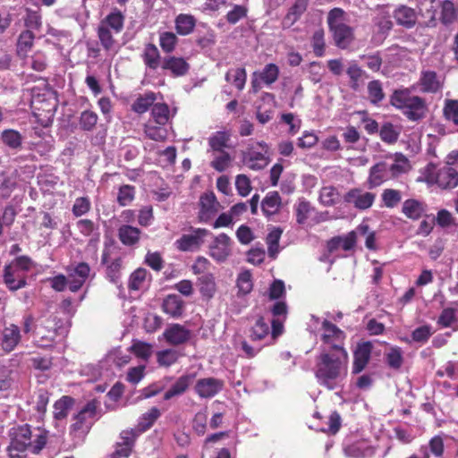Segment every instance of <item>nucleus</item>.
<instances>
[{
	"instance_id": "f257e3e1",
	"label": "nucleus",
	"mask_w": 458,
	"mask_h": 458,
	"mask_svg": "<svg viewBox=\"0 0 458 458\" xmlns=\"http://www.w3.org/2000/svg\"><path fill=\"white\" fill-rule=\"evenodd\" d=\"M348 372V353L320 352L316 360L315 376L328 390L343 387Z\"/></svg>"
},
{
	"instance_id": "f03ea898",
	"label": "nucleus",
	"mask_w": 458,
	"mask_h": 458,
	"mask_svg": "<svg viewBox=\"0 0 458 458\" xmlns=\"http://www.w3.org/2000/svg\"><path fill=\"white\" fill-rule=\"evenodd\" d=\"M308 328L319 340L320 352H347L344 332L327 319L311 315Z\"/></svg>"
},
{
	"instance_id": "7ed1b4c3",
	"label": "nucleus",
	"mask_w": 458,
	"mask_h": 458,
	"mask_svg": "<svg viewBox=\"0 0 458 458\" xmlns=\"http://www.w3.org/2000/svg\"><path fill=\"white\" fill-rule=\"evenodd\" d=\"M9 437L11 456L14 455V451L30 450L33 454H38L47 443V432L40 428L31 430L29 425L24 424L13 427L9 431Z\"/></svg>"
},
{
	"instance_id": "20e7f679",
	"label": "nucleus",
	"mask_w": 458,
	"mask_h": 458,
	"mask_svg": "<svg viewBox=\"0 0 458 458\" xmlns=\"http://www.w3.org/2000/svg\"><path fill=\"white\" fill-rule=\"evenodd\" d=\"M390 102L395 108L401 110L410 121L423 119L428 112L426 102L423 98L411 94L407 89L395 90L391 96Z\"/></svg>"
},
{
	"instance_id": "39448f33",
	"label": "nucleus",
	"mask_w": 458,
	"mask_h": 458,
	"mask_svg": "<svg viewBox=\"0 0 458 458\" xmlns=\"http://www.w3.org/2000/svg\"><path fill=\"white\" fill-rule=\"evenodd\" d=\"M417 181L427 183L428 187L437 186L441 190H452L458 186V172L448 165L439 167L430 163L420 171Z\"/></svg>"
},
{
	"instance_id": "423d86ee",
	"label": "nucleus",
	"mask_w": 458,
	"mask_h": 458,
	"mask_svg": "<svg viewBox=\"0 0 458 458\" xmlns=\"http://www.w3.org/2000/svg\"><path fill=\"white\" fill-rule=\"evenodd\" d=\"M347 13L341 8L332 9L327 15V24L335 45L347 48L354 39L353 29L348 24Z\"/></svg>"
},
{
	"instance_id": "0eeeda50",
	"label": "nucleus",
	"mask_w": 458,
	"mask_h": 458,
	"mask_svg": "<svg viewBox=\"0 0 458 458\" xmlns=\"http://www.w3.org/2000/svg\"><path fill=\"white\" fill-rule=\"evenodd\" d=\"M124 16L118 11L114 10L103 19L98 29V35L102 47L107 51H115V40L114 34H118L123 28Z\"/></svg>"
},
{
	"instance_id": "6e6552de",
	"label": "nucleus",
	"mask_w": 458,
	"mask_h": 458,
	"mask_svg": "<svg viewBox=\"0 0 458 458\" xmlns=\"http://www.w3.org/2000/svg\"><path fill=\"white\" fill-rule=\"evenodd\" d=\"M268 146L264 141L256 142L243 152V164L252 170H261L269 163Z\"/></svg>"
},
{
	"instance_id": "1a4fd4ad",
	"label": "nucleus",
	"mask_w": 458,
	"mask_h": 458,
	"mask_svg": "<svg viewBox=\"0 0 458 458\" xmlns=\"http://www.w3.org/2000/svg\"><path fill=\"white\" fill-rule=\"evenodd\" d=\"M59 320L55 317H50L42 319L38 325H37L35 335L36 342L38 346L48 347L51 346L55 341L58 331L61 327L58 325Z\"/></svg>"
},
{
	"instance_id": "9d476101",
	"label": "nucleus",
	"mask_w": 458,
	"mask_h": 458,
	"mask_svg": "<svg viewBox=\"0 0 458 458\" xmlns=\"http://www.w3.org/2000/svg\"><path fill=\"white\" fill-rule=\"evenodd\" d=\"M99 403L96 400L89 402L77 414L75 422L72 425V431L79 435H85L97 417Z\"/></svg>"
},
{
	"instance_id": "9b49d317",
	"label": "nucleus",
	"mask_w": 458,
	"mask_h": 458,
	"mask_svg": "<svg viewBox=\"0 0 458 458\" xmlns=\"http://www.w3.org/2000/svg\"><path fill=\"white\" fill-rule=\"evenodd\" d=\"M211 233L204 228H196L191 230L190 233L182 235L175 241L174 244L179 250L195 251L198 250L205 242V240Z\"/></svg>"
},
{
	"instance_id": "f8f14e48",
	"label": "nucleus",
	"mask_w": 458,
	"mask_h": 458,
	"mask_svg": "<svg viewBox=\"0 0 458 458\" xmlns=\"http://www.w3.org/2000/svg\"><path fill=\"white\" fill-rule=\"evenodd\" d=\"M231 238L225 233H220L214 237L209 244V256L218 263L225 262L232 254Z\"/></svg>"
},
{
	"instance_id": "ddd939ff",
	"label": "nucleus",
	"mask_w": 458,
	"mask_h": 458,
	"mask_svg": "<svg viewBox=\"0 0 458 458\" xmlns=\"http://www.w3.org/2000/svg\"><path fill=\"white\" fill-rule=\"evenodd\" d=\"M373 21L375 28L373 40L381 43L393 25L389 10L386 7L377 8Z\"/></svg>"
},
{
	"instance_id": "4468645a",
	"label": "nucleus",
	"mask_w": 458,
	"mask_h": 458,
	"mask_svg": "<svg viewBox=\"0 0 458 458\" xmlns=\"http://www.w3.org/2000/svg\"><path fill=\"white\" fill-rule=\"evenodd\" d=\"M375 199L376 195L374 193L366 191L360 188L351 189L344 196V202L360 210L369 208L373 205Z\"/></svg>"
},
{
	"instance_id": "2eb2a0df",
	"label": "nucleus",
	"mask_w": 458,
	"mask_h": 458,
	"mask_svg": "<svg viewBox=\"0 0 458 458\" xmlns=\"http://www.w3.org/2000/svg\"><path fill=\"white\" fill-rule=\"evenodd\" d=\"M90 268L87 263H79L68 269V287L72 292H77L86 282Z\"/></svg>"
},
{
	"instance_id": "dca6fc26",
	"label": "nucleus",
	"mask_w": 458,
	"mask_h": 458,
	"mask_svg": "<svg viewBox=\"0 0 458 458\" xmlns=\"http://www.w3.org/2000/svg\"><path fill=\"white\" fill-rule=\"evenodd\" d=\"M218 210L219 203L214 193H205L200 197L199 218L201 222L209 221Z\"/></svg>"
},
{
	"instance_id": "f3484780",
	"label": "nucleus",
	"mask_w": 458,
	"mask_h": 458,
	"mask_svg": "<svg viewBox=\"0 0 458 458\" xmlns=\"http://www.w3.org/2000/svg\"><path fill=\"white\" fill-rule=\"evenodd\" d=\"M224 383L214 377H207L198 380L195 391L201 398H211L222 390Z\"/></svg>"
},
{
	"instance_id": "a211bd4d",
	"label": "nucleus",
	"mask_w": 458,
	"mask_h": 458,
	"mask_svg": "<svg viewBox=\"0 0 458 458\" xmlns=\"http://www.w3.org/2000/svg\"><path fill=\"white\" fill-rule=\"evenodd\" d=\"M272 314L275 318L272 320L271 339L275 340L283 334L284 320L287 315V306L284 301H277L271 309Z\"/></svg>"
},
{
	"instance_id": "6ab92c4d",
	"label": "nucleus",
	"mask_w": 458,
	"mask_h": 458,
	"mask_svg": "<svg viewBox=\"0 0 458 458\" xmlns=\"http://www.w3.org/2000/svg\"><path fill=\"white\" fill-rule=\"evenodd\" d=\"M163 335L168 344L179 345L190 339L191 331L180 324H173L165 330Z\"/></svg>"
},
{
	"instance_id": "aec40b11",
	"label": "nucleus",
	"mask_w": 458,
	"mask_h": 458,
	"mask_svg": "<svg viewBox=\"0 0 458 458\" xmlns=\"http://www.w3.org/2000/svg\"><path fill=\"white\" fill-rule=\"evenodd\" d=\"M372 350V344L369 342L359 344L353 354L352 372L358 374L367 366Z\"/></svg>"
},
{
	"instance_id": "412c9836",
	"label": "nucleus",
	"mask_w": 458,
	"mask_h": 458,
	"mask_svg": "<svg viewBox=\"0 0 458 458\" xmlns=\"http://www.w3.org/2000/svg\"><path fill=\"white\" fill-rule=\"evenodd\" d=\"M278 74L279 69L276 64H267L260 73H253V78L251 81L253 90L257 92L260 89V81H263L266 84H272L277 80Z\"/></svg>"
},
{
	"instance_id": "4be33fe9",
	"label": "nucleus",
	"mask_w": 458,
	"mask_h": 458,
	"mask_svg": "<svg viewBox=\"0 0 458 458\" xmlns=\"http://www.w3.org/2000/svg\"><path fill=\"white\" fill-rule=\"evenodd\" d=\"M4 281L11 291L19 290L26 285L25 275L10 264L4 267Z\"/></svg>"
},
{
	"instance_id": "5701e85b",
	"label": "nucleus",
	"mask_w": 458,
	"mask_h": 458,
	"mask_svg": "<svg viewBox=\"0 0 458 458\" xmlns=\"http://www.w3.org/2000/svg\"><path fill=\"white\" fill-rule=\"evenodd\" d=\"M420 90L427 93H436L443 86L442 80L433 71H423L418 82Z\"/></svg>"
},
{
	"instance_id": "b1692460",
	"label": "nucleus",
	"mask_w": 458,
	"mask_h": 458,
	"mask_svg": "<svg viewBox=\"0 0 458 458\" xmlns=\"http://www.w3.org/2000/svg\"><path fill=\"white\" fill-rule=\"evenodd\" d=\"M151 276L145 268H137L129 277L128 288L131 292L143 291L148 288Z\"/></svg>"
},
{
	"instance_id": "393cba45",
	"label": "nucleus",
	"mask_w": 458,
	"mask_h": 458,
	"mask_svg": "<svg viewBox=\"0 0 458 458\" xmlns=\"http://www.w3.org/2000/svg\"><path fill=\"white\" fill-rule=\"evenodd\" d=\"M390 177L391 176L387 169V162L384 161L378 163L370 168L368 179L369 187L370 189L377 187Z\"/></svg>"
},
{
	"instance_id": "a878e982",
	"label": "nucleus",
	"mask_w": 458,
	"mask_h": 458,
	"mask_svg": "<svg viewBox=\"0 0 458 458\" xmlns=\"http://www.w3.org/2000/svg\"><path fill=\"white\" fill-rule=\"evenodd\" d=\"M21 340L20 329L15 325L5 327L3 331L1 346L6 352H12Z\"/></svg>"
},
{
	"instance_id": "bb28decb",
	"label": "nucleus",
	"mask_w": 458,
	"mask_h": 458,
	"mask_svg": "<svg viewBox=\"0 0 458 458\" xmlns=\"http://www.w3.org/2000/svg\"><path fill=\"white\" fill-rule=\"evenodd\" d=\"M163 310L173 318H179L184 310V302L176 294L168 295L163 301Z\"/></svg>"
},
{
	"instance_id": "cd10ccee",
	"label": "nucleus",
	"mask_w": 458,
	"mask_h": 458,
	"mask_svg": "<svg viewBox=\"0 0 458 458\" xmlns=\"http://www.w3.org/2000/svg\"><path fill=\"white\" fill-rule=\"evenodd\" d=\"M387 169L390 176H398L401 174L407 172L410 168L408 159L402 154H395L394 156L387 158Z\"/></svg>"
},
{
	"instance_id": "c85d7f7f",
	"label": "nucleus",
	"mask_w": 458,
	"mask_h": 458,
	"mask_svg": "<svg viewBox=\"0 0 458 458\" xmlns=\"http://www.w3.org/2000/svg\"><path fill=\"white\" fill-rule=\"evenodd\" d=\"M194 375L187 374L180 377L167 390L164 395L165 400H169L174 396L182 394L193 382Z\"/></svg>"
},
{
	"instance_id": "c756f323",
	"label": "nucleus",
	"mask_w": 458,
	"mask_h": 458,
	"mask_svg": "<svg viewBox=\"0 0 458 458\" xmlns=\"http://www.w3.org/2000/svg\"><path fill=\"white\" fill-rule=\"evenodd\" d=\"M162 68L170 71L174 76H182L188 72L189 64L182 57L171 56L163 61Z\"/></svg>"
},
{
	"instance_id": "7c9ffc66",
	"label": "nucleus",
	"mask_w": 458,
	"mask_h": 458,
	"mask_svg": "<svg viewBox=\"0 0 458 458\" xmlns=\"http://www.w3.org/2000/svg\"><path fill=\"white\" fill-rule=\"evenodd\" d=\"M440 21L447 25L454 23L458 19V5L450 0L440 1Z\"/></svg>"
},
{
	"instance_id": "2f4dec72",
	"label": "nucleus",
	"mask_w": 458,
	"mask_h": 458,
	"mask_svg": "<svg viewBox=\"0 0 458 458\" xmlns=\"http://www.w3.org/2000/svg\"><path fill=\"white\" fill-rule=\"evenodd\" d=\"M357 235H359V233L356 229L355 231H352L343 237H336L332 239L328 242L329 250L332 251L338 247L343 248L344 250H352L356 243Z\"/></svg>"
},
{
	"instance_id": "473e14b6",
	"label": "nucleus",
	"mask_w": 458,
	"mask_h": 458,
	"mask_svg": "<svg viewBox=\"0 0 458 458\" xmlns=\"http://www.w3.org/2000/svg\"><path fill=\"white\" fill-rule=\"evenodd\" d=\"M340 198L339 191L332 185L324 186L319 191L318 200L325 207L337 204L340 201Z\"/></svg>"
},
{
	"instance_id": "72a5a7b5",
	"label": "nucleus",
	"mask_w": 458,
	"mask_h": 458,
	"mask_svg": "<svg viewBox=\"0 0 458 458\" xmlns=\"http://www.w3.org/2000/svg\"><path fill=\"white\" fill-rule=\"evenodd\" d=\"M281 206V198L278 192L272 191L266 195L262 200L261 208L263 213L267 216H270L277 213Z\"/></svg>"
},
{
	"instance_id": "f704fd0d",
	"label": "nucleus",
	"mask_w": 458,
	"mask_h": 458,
	"mask_svg": "<svg viewBox=\"0 0 458 458\" xmlns=\"http://www.w3.org/2000/svg\"><path fill=\"white\" fill-rule=\"evenodd\" d=\"M231 134L227 131H218L214 132L208 139V144L214 152L225 151L229 147Z\"/></svg>"
},
{
	"instance_id": "c9c22d12",
	"label": "nucleus",
	"mask_w": 458,
	"mask_h": 458,
	"mask_svg": "<svg viewBox=\"0 0 458 458\" xmlns=\"http://www.w3.org/2000/svg\"><path fill=\"white\" fill-rule=\"evenodd\" d=\"M309 0H296L295 4L290 8L289 12L283 20L284 27H291L305 12Z\"/></svg>"
},
{
	"instance_id": "e433bc0d",
	"label": "nucleus",
	"mask_w": 458,
	"mask_h": 458,
	"mask_svg": "<svg viewBox=\"0 0 458 458\" xmlns=\"http://www.w3.org/2000/svg\"><path fill=\"white\" fill-rule=\"evenodd\" d=\"M140 230L131 225H122L118 230L120 241L124 245H133L137 243L140 237Z\"/></svg>"
},
{
	"instance_id": "4c0bfd02",
	"label": "nucleus",
	"mask_w": 458,
	"mask_h": 458,
	"mask_svg": "<svg viewBox=\"0 0 458 458\" xmlns=\"http://www.w3.org/2000/svg\"><path fill=\"white\" fill-rule=\"evenodd\" d=\"M199 292L204 298L211 299L216 293V286L213 275L205 274L198 278Z\"/></svg>"
},
{
	"instance_id": "58836bf2",
	"label": "nucleus",
	"mask_w": 458,
	"mask_h": 458,
	"mask_svg": "<svg viewBox=\"0 0 458 458\" xmlns=\"http://www.w3.org/2000/svg\"><path fill=\"white\" fill-rule=\"evenodd\" d=\"M424 212V204L419 200L406 199L403 204V213L410 219L417 220Z\"/></svg>"
},
{
	"instance_id": "ea45409f",
	"label": "nucleus",
	"mask_w": 458,
	"mask_h": 458,
	"mask_svg": "<svg viewBox=\"0 0 458 458\" xmlns=\"http://www.w3.org/2000/svg\"><path fill=\"white\" fill-rule=\"evenodd\" d=\"M394 18L398 24L410 28L416 22V13L412 8L403 5L395 10Z\"/></svg>"
},
{
	"instance_id": "a19ab883",
	"label": "nucleus",
	"mask_w": 458,
	"mask_h": 458,
	"mask_svg": "<svg viewBox=\"0 0 458 458\" xmlns=\"http://www.w3.org/2000/svg\"><path fill=\"white\" fill-rule=\"evenodd\" d=\"M142 57L144 64L149 69L156 70L160 64L159 51L153 44H148L145 47Z\"/></svg>"
},
{
	"instance_id": "79ce46f5",
	"label": "nucleus",
	"mask_w": 458,
	"mask_h": 458,
	"mask_svg": "<svg viewBox=\"0 0 458 458\" xmlns=\"http://www.w3.org/2000/svg\"><path fill=\"white\" fill-rule=\"evenodd\" d=\"M151 114L155 123L159 125H165L171 116L174 115V114H171L169 106L164 103L154 104L151 109Z\"/></svg>"
},
{
	"instance_id": "37998d69",
	"label": "nucleus",
	"mask_w": 458,
	"mask_h": 458,
	"mask_svg": "<svg viewBox=\"0 0 458 458\" xmlns=\"http://www.w3.org/2000/svg\"><path fill=\"white\" fill-rule=\"evenodd\" d=\"M269 333L270 327L268 322L265 321L263 318H259L250 329V338L252 341L263 340L269 335Z\"/></svg>"
},
{
	"instance_id": "c03bdc74",
	"label": "nucleus",
	"mask_w": 458,
	"mask_h": 458,
	"mask_svg": "<svg viewBox=\"0 0 458 458\" xmlns=\"http://www.w3.org/2000/svg\"><path fill=\"white\" fill-rule=\"evenodd\" d=\"M439 0H417V7L420 13L429 20L436 18L437 10L439 8Z\"/></svg>"
},
{
	"instance_id": "a18cd8bd",
	"label": "nucleus",
	"mask_w": 458,
	"mask_h": 458,
	"mask_svg": "<svg viewBox=\"0 0 458 458\" xmlns=\"http://www.w3.org/2000/svg\"><path fill=\"white\" fill-rule=\"evenodd\" d=\"M16 186V176L13 172L0 174V195L3 198L10 196Z\"/></svg>"
},
{
	"instance_id": "49530a36",
	"label": "nucleus",
	"mask_w": 458,
	"mask_h": 458,
	"mask_svg": "<svg viewBox=\"0 0 458 458\" xmlns=\"http://www.w3.org/2000/svg\"><path fill=\"white\" fill-rule=\"evenodd\" d=\"M73 400L69 396H63L54 404V418L56 420H64L69 413Z\"/></svg>"
},
{
	"instance_id": "de8ad7c7",
	"label": "nucleus",
	"mask_w": 458,
	"mask_h": 458,
	"mask_svg": "<svg viewBox=\"0 0 458 458\" xmlns=\"http://www.w3.org/2000/svg\"><path fill=\"white\" fill-rule=\"evenodd\" d=\"M283 231L279 227L273 228L267 236V244L268 255L276 258L279 252V240Z\"/></svg>"
},
{
	"instance_id": "09e8293b",
	"label": "nucleus",
	"mask_w": 458,
	"mask_h": 458,
	"mask_svg": "<svg viewBox=\"0 0 458 458\" xmlns=\"http://www.w3.org/2000/svg\"><path fill=\"white\" fill-rule=\"evenodd\" d=\"M155 101L156 95L153 92H148L139 97L132 104L131 107L134 112L143 114L147 112L151 106H154Z\"/></svg>"
},
{
	"instance_id": "8fccbe9b",
	"label": "nucleus",
	"mask_w": 458,
	"mask_h": 458,
	"mask_svg": "<svg viewBox=\"0 0 458 458\" xmlns=\"http://www.w3.org/2000/svg\"><path fill=\"white\" fill-rule=\"evenodd\" d=\"M159 416L160 411L156 407H152L147 412L142 414V416L139 419L138 422L139 431L143 432L148 429L154 424V422L159 418Z\"/></svg>"
},
{
	"instance_id": "3c124183",
	"label": "nucleus",
	"mask_w": 458,
	"mask_h": 458,
	"mask_svg": "<svg viewBox=\"0 0 458 458\" xmlns=\"http://www.w3.org/2000/svg\"><path fill=\"white\" fill-rule=\"evenodd\" d=\"M195 26V20L191 15L180 14L175 20L176 31L181 35L190 34Z\"/></svg>"
},
{
	"instance_id": "603ef678",
	"label": "nucleus",
	"mask_w": 458,
	"mask_h": 458,
	"mask_svg": "<svg viewBox=\"0 0 458 458\" xmlns=\"http://www.w3.org/2000/svg\"><path fill=\"white\" fill-rule=\"evenodd\" d=\"M232 160V157L225 151L214 152L211 166L218 172H224L230 167Z\"/></svg>"
},
{
	"instance_id": "864d4df0",
	"label": "nucleus",
	"mask_w": 458,
	"mask_h": 458,
	"mask_svg": "<svg viewBox=\"0 0 458 458\" xmlns=\"http://www.w3.org/2000/svg\"><path fill=\"white\" fill-rule=\"evenodd\" d=\"M34 35L30 30H27L21 33L18 39L17 44V52L21 56H26L27 53L30 51L33 45Z\"/></svg>"
},
{
	"instance_id": "5fc2aeb1",
	"label": "nucleus",
	"mask_w": 458,
	"mask_h": 458,
	"mask_svg": "<svg viewBox=\"0 0 458 458\" xmlns=\"http://www.w3.org/2000/svg\"><path fill=\"white\" fill-rule=\"evenodd\" d=\"M225 79L228 82L233 83L239 90H242L245 86L247 79L245 69L237 68L230 70L227 72Z\"/></svg>"
},
{
	"instance_id": "6e6d98bb",
	"label": "nucleus",
	"mask_w": 458,
	"mask_h": 458,
	"mask_svg": "<svg viewBox=\"0 0 458 458\" xmlns=\"http://www.w3.org/2000/svg\"><path fill=\"white\" fill-rule=\"evenodd\" d=\"M443 114L447 121L458 124V99H445Z\"/></svg>"
},
{
	"instance_id": "4d7b16f0",
	"label": "nucleus",
	"mask_w": 458,
	"mask_h": 458,
	"mask_svg": "<svg viewBox=\"0 0 458 458\" xmlns=\"http://www.w3.org/2000/svg\"><path fill=\"white\" fill-rule=\"evenodd\" d=\"M145 133L147 137L156 141H163L167 137V130L164 125H153L148 123L145 126Z\"/></svg>"
},
{
	"instance_id": "13d9d810",
	"label": "nucleus",
	"mask_w": 458,
	"mask_h": 458,
	"mask_svg": "<svg viewBox=\"0 0 458 458\" xmlns=\"http://www.w3.org/2000/svg\"><path fill=\"white\" fill-rule=\"evenodd\" d=\"M400 129L392 123H386L380 129V138L387 143H394L397 140Z\"/></svg>"
},
{
	"instance_id": "bf43d9fd",
	"label": "nucleus",
	"mask_w": 458,
	"mask_h": 458,
	"mask_svg": "<svg viewBox=\"0 0 458 458\" xmlns=\"http://www.w3.org/2000/svg\"><path fill=\"white\" fill-rule=\"evenodd\" d=\"M179 354L177 351L167 349L157 353V362L160 366L169 367L176 362Z\"/></svg>"
},
{
	"instance_id": "052dcab7",
	"label": "nucleus",
	"mask_w": 458,
	"mask_h": 458,
	"mask_svg": "<svg viewBox=\"0 0 458 458\" xmlns=\"http://www.w3.org/2000/svg\"><path fill=\"white\" fill-rule=\"evenodd\" d=\"M1 139L3 142L12 148H17L21 144V134L14 130H5L2 132Z\"/></svg>"
},
{
	"instance_id": "680f3d73",
	"label": "nucleus",
	"mask_w": 458,
	"mask_h": 458,
	"mask_svg": "<svg viewBox=\"0 0 458 458\" xmlns=\"http://www.w3.org/2000/svg\"><path fill=\"white\" fill-rule=\"evenodd\" d=\"M386 360L392 369H399L403 364V352L399 347H391L386 353Z\"/></svg>"
},
{
	"instance_id": "e2e57ef3",
	"label": "nucleus",
	"mask_w": 458,
	"mask_h": 458,
	"mask_svg": "<svg viewBox=\"0 0 458 458\" xmlns=\"http://www.w3.org/2000/svg\"><path fill=\"white\" fill-rule=\"evenodd\" d=\"M311 211L312 208L309 201L300 200L295 205V213L298 224L303 225L309 218Z\"/></svg>"
},
{
	"instance_id": "0e129e2a",
	"label": "nucleus",
	"mask_w": 458,
	"mask_h": 458,
	"mask_svg": "<svg viewBox=\"0 0 458 458\" xmlns=\"http://www.w3.org/2000/svg\"><path fill=\"white\" fill-rule=\"evenodd\" d=\"M359 235L365 237V245L369 250H376V236L374 232L369 231V227L367 224L362 223L357 227Z\"/></svg>"
},
{
	"instance_id": "69168bd1",
	"label": "nucleus",
	"mask_w": 458,
	"mask_h": 458,
	"mask_svg": "<svg viewBox=\"0 0 458 458\" xmlns=\"http://www.w3.org/2000/svg\"><path fill=\"white\" fill-rule=\"evenodd\" d=\"M135 189L131 185H123L120 187L117 201L121 206L129 205L134 199Z\"/></svg>"
},
{
	"instance_id": "338daca9",
	"label": "nucleus",
	"mask_w": 458,
	"mask_h": 458,
	"mask_svg": "<svg viewBox=\"0 0 458 458\" xmlns=\"http://www.w3.org/2000/svg\"><path fill=\"white\" fill-rule=\"evenodd\" d=\"M160 47L166 53L172 52L177 43V38L173 32H163L159 37Z\"/></svg>"
},
{
	"instance_id": "774afa93",
	"label": "nucleus",
	"mask_w": 458,
	"mask_h": 458,
	"mask_svg": "<svg viewBox=\"0 0 458 458\" xmlns=\"http://www.w3.org/2000/svg\"><path fill=\"white\" fill-rule=\"evenodd\" d=\"M131 350L139 358L148 360L152 354V345L144 342H135Z\"/></svg>"
}]
</instances>
